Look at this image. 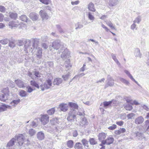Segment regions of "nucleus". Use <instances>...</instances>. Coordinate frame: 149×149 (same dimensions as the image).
Here are the masks:
<instances>
[{
    "label": "nucleus",
    "mask_w": 149,
    "mask_h": 149,
    "mask_svg": "<svg viewBox=\"0 0 149 149\" xmlns=\"http://www.w3.org/2000/svg\"><path fill=\"white\" fill-rule=\"evenodd\" d=\"M64 45L61 42L60 40H57L54 41L52 44V46L55 49L57 50L59 48L61 49L62 52L61 57L63 59L68 57L70 55V52L68 50L64 47Z\"/></svg>",
    "instance_id": "f257e3e1"
},
{
    "label": "nucleus",
    "mask_w": 149,
    "mask_h": 149,
    "mask_svg": "<svg viewBox=\"0 0 149 149\" xmlns=\"http://www.w3.org/2000/svg\"><path fill=\"white\" fill-rule=\"evenodd\" d=\"M38 42L39 40L37 39L26 40L24 46V50L25 53L29 54L32 52L33 49L37 47Z\"/></svg>",
    "instance_id": "f03ea898"
},
{
    "label": "nucleus",
    "mask_w": 149,
    "mask_h": 149,
    "mask_svg": "<svg viewBox=\"0 0 149 149\" xmlns=\"http://www.w3.org/2000/svg\"><path fill=\"white\" fill-rule=\"evenodd\" d=\"M52 78L47 79L43 84L40 85V88L42 91L51 88L52 85Z\"/></svg>",
    "instance_id": "7ed1b4c3"
},
{
    "label": "nucleus",
    "mask_w": 149,
    "mask_h": 149,
    "mask_svg": "<svg viewBox=\"0 0 149 149\" xmlns=\"http://www.w3.org/2000/svg\"><path fill=\"white\" fill-rule=\"evenodd\" d=\"M76 111L74 109H71L69 112L67 118V120L70 121L74 120L76 118Z\"/></svg>",
    "instance_id": "20e7f679"
},
{
    "label": "nucleus",
    "mask_w": 149,
    "mask_h": 149,
    "mask_svg": "<svg viewBox=\"0 0 149 149\" xmlns=\"http://www.w3.org/2000/svg\"><path fill=\"white\" fill-rule=\"evenodd\" d=\"M107 83L105 85V88H106L108 86H113L114 84V80L110 75H108L107 77Z\"/></svg>",
    "instance_id": "39448f33"
},
{
    "label": "nucleus",
    "mask_w": 149,
    "mask_h": 149,
    "mask_svg": "<svg viewBox=\"0 0 149 149\" xmlns=\"http://www.w3.org/2000/svg\"><path fill=\"white\" fill-rule=\"evenodd\" d=\"M14 138L15 139L16 141L17 140L19 145L21 146L23 144L24 139V137L23 135L22 134H19L15 136Z\"/></svg>",
    "instance_id": "423d86ee"
},
{
    "label": "nucleus",
    "mask_w": 149,
    "mask_h": 149,
    "mask_svg": "<svg viewBox=\"0 0 149 149\" xmlns=\"http://www.w3.org/2000/svg\"><path fill=\"white\" fill-rule=\"evenodd\" d=\"M40 120L42 124L45 125L48 123L49 121V116L47 114L41 115Z\"/></svg>",
    "instance_id": "0eeeda50"
},
{
    "label": "nucleus",
    "mask_w": 149,
    "mask_h": 149,
    "mask_svg": "<svg viewBox=\"0 0 149 149\" xmlns=\"http://www.w3.org/2000/svg\"><path fill=\"white\" fill-rule=\"evenodd\" d=\"M16 141L15 138H12L7 143L6 147L7 149H15L13 147Z\"/></svg>",
    "instance_id": "6e6552de"
},
{
    "label": "nucleus",
    "mask_w": 149,
    "mask_h": 149,
    "mask_svg": "<svg viewBox=\"0 0 149 149\" xmlns=\"http://www.w3.org/2000/svg\"><path fill=\"white\" fill-rule=\"evenodd\" d=\"M20 102V100L19 99H18L16 100H14L10 103V105H8V107H7L8 109H11L15 107Z\"/></svg>",
    "instance_id": "1a4fd4ad"
},
{
    "label": "nucleus",
    "mask_w": 149,
    "mask_h": 149,
    "mask_svg": "<svg viewBox=\"0 0 149 149\" xmlns=\"http://www.w3.org/2000/svg\"><path fill=\"white\" fill-rule=\"evenodd\" d=\"M39 14L43 20H46L49 18V15L44 10H40L39 12Z\"/></svg>",
    "instance_id": "9d476101"
},
{
    "label": "nucleus",
    "mask_w": 149,
    "mask_h": 149,
    "mask_svg": "<svg viewBox=\"0 0 149 149\" xmlns=\"http://www.w3.org/2000/svg\"><path fill=\"white\" fill-rule=\"evenodd\" d=\"M124 72L127 75V76L133 81L138 86H139V84H138V82L136 81L135 79L133 78L132 76L130 74L129 71L127 70H124Z\"/></svg>",
    "instance_id": "9b49d317"
},
{
    "label": "nucleus",
    "mask_w": 149,
    "mask_h": 149,
    "mask_svg": "<svg viewBox=\"0 0 149 149\" xmlns=\"http://www.w3.org/2000/svg\"><path fill=\"white\" fill-rule=\"evenodd\" d=\"M20 24V23L17 20L15 21L10 22L8 24L9 26L11 29L15 27H17Z\"/></svg>",
    "instance_id": "f8f14e48"
},
{
    "label": "nucleus",
    "mask_w": 149,
    "mask_h": 149,
    "mask_svg": "<svg viewBox=\"0 0 149 149\" xmlns=\"http://www.w3.org/2000/svg\"><path fill=\"white\" fill-rule=\"evenodd\" d=\"M116 102V101L113 100L108 102H103L104 107L105 108H107L109 107L110 106L111 104H115Z\"/></svg>",
    "instance_id": "ddd939ff"
},
{
    "label": "nucleus",
    "mask_w": 149,
    "mask_h": 149,
    "mask_svg": "<svg viewBox=\"0 0 149 149\" xmlns=\"http://www.w3.org/2000/svg\"><path fill=\"white\" fill-rule=\"evenodd\" d=\"M59 108L63 111L66 112L68 109V104L66 103H62L59 105Z\"/></svg>",
    "instance_id": "4468645a"
},
{
    "label": "nucleus",
    "mask_w": 149,
    "mask_h": 149,
    "mask_svg": "<svg viewBox=\"0 0 149 149\" xmlns=\"http://www.w3.org/2000/svg\"><path fill=\"white\" fill-rule=\"evenodd\" d=\"M114 139L111 137H108L104 141H102V143L104 144H106L110 145L113 142Z\"/></svg>",
    "instance_id": "2eb2a0df"
},
{
    "label": "nucleus",
    "mask_w": 149,
    "mask_h": 149,
    "mask_svg": "<svg viewBox=\"0 0 149 149\" xmlns=\"http://www.w3.org/2000/svg\"><path fill=\"white\" fill-rule=\"evenodd\" d=\"M17 86L20 88H23L25 87L23 81L19 79L15 80V81Z\"/></svg>",
    "instance_id": "dca6fc26"
},
{
    "label": "nucleus",
    "mask_w": 149,
    "mask_h": 149,
    "mask_svg": "<svg viewBox=\"0 0 149 149\" xmlns=\"http://www.w3.org/2000/svg\"><path fill=\"white\" fill-rule=\"evenodd\" d=\"M87 8L88 10L93 12H95L96 11V9L95 8L94 4L92 2H90L87 6Z\"/></svg>",
    "instance_id": "f3484780"
},
{
    "label": "nucleus",
    "mask_w": 149,
    "mask_h": 149,
    "mask_svg": "<svg viewBox=\"0 0 149 149\" xmlns=\"http://www.w3.org/2000/svg\"><path fill=\"white\" fill-rule=\"evenodd\" d=\"M144 118L142 116H139L136 118L135 123L138 125L142 124L144 121Z\"/></svg>",
    "instance_id": "a211bd4d"
},
{
    "label": "nucleus",
    "mask_w": 149,
    "mask_h": 149,
    "mask_svg": "<svg viewBox=\"0 0 149 149\" xmlns=\"http://www.w3.org/2000/svg\"><path fill=\"white\" fill-rule=\"evenodd\" d=\"M119 3L118 0H109V6L110 7H112L117 5Z\"/></svg>",
    "instance_id": "6ab92c4d"
},
{
    "label": "nucleus",
    "mask_w": 149,
    "mask_h": 149,
    "mask_svg": "<svg viewBox=\"0 0 149 149\" xmlns=\"http://www.w3.org/2000/svg\"><path fill=\"white\" fill-rule=\"evenodd\" d=\"M63 81V79L61 78H56L54 79L53 84L55 85L59 86L62 83Z\"/></svg>",
    "instance_id": "aec40b11"
},
{
    "label": "nucleus",
    "mask_w": 149,
    "mask_h": 149,
    "mask_svg": "<svg viewBox=\"0 0 149 149\" xmlns=\"http://www.w3.org/2000/svg\"><path fill=\"white\" fill-rule=\"evenodd\" d=\"M38 15L35 13H32L29 15V17L33 21L37 20L38 18Z\"/></svg>",
    "instance_id": "412c9836"
},
{
    "label": "nucleus",
    "mask_w": 149,
    "mask_h": 149,
    "mask_svg": "<svg viewBox=\"0 0 149 149\" xmlns=\"http://www.w3.org/2000/svg\"><path fill=\"white\" fill-rule=\"evenodd\" d=\"M36 48V55L38 58H40L42 56V49L41 48L38 47V48Z\"/></svg>",
    "instance_id": "4be33fe9"
},
{
    "label": "nucleus",
    "mask_w": 149,
    "mask_h": 149,
    "mask_svg": "<svg viewBox=\"0 0 149 149\" xmlns=\"http://www.w3.org/2000/svg\"><path fill=\"white\" fill-rule=\"evenodd\" d=\"M106 134L104 132H102L99 134L98 135V139L100 141H104V139L106 137Z\"/></svg>",
    "instance_id": "5701e85b"
},
{
    "label": "nucleus",
    "mask_w": 149,
    "mask_h": 149,
    "mask_svg": "<svg viewBox=\"0 0 149 149\" xmlns=\"http://www.w3.org/2000/svg\"><path fill=\"white\" fill-rule=\"evenodd\" d=\"M88 124V122L86 119L85 118H82L81 121L79 123V125L82 127H85Z\"/></svg>",
    "instance_id": "b1692460"
},
{
    "label": "nucleus",
    "mask_w": 149,
    "mask_h": 149,
    "mask_svg": "<svg viewBox=\"0 0 149 149\" xmlns=\"http://www.w3.org/2000/svg\"><path fill=\"white\" fill-rule=\"evenodd\" d=\"M87 16L89 20L92 22L94 21L95 19V17L93 14L89 12L87 13Z\"/></svg>",
    "instance_id": "393cba45"
},
{
    "label": "nucleus",
    "mask_w": 149,
    "mask_h": 149,
    "mask_svg": "<svg viewBox=\"0 0 149 149\" xmlns=\"http://www.w3.org/2000/svg\"><path fill=\"white\" fill-rule=\"evenodd\" d=\"M68 105L70 107L74 109H78L79 107L78 104L77 103L73 102H69Z\"/></svg>",
    "instance_id": "a878e982"
},
{
    "label": "nucleus",
    "mask_w": 149,
    "mask_h": 149,
    "mask_svg": "<svg viewBox=\"0 0 149 149\" xmlns=\"http://www.w3.org/2000/svg\"><path fill=\"white\" fill-rule=\"evenodd\" d=\"M37 138L40 140H42L45 138L44 134L42 132L38 133L37 134Z\"/></svg>",
    "instance_id": "bb28decb"
},
{
    "label": "nucleus",
    "mask_w": 149,
    "mask_h": 149,
    "mask_svg": "<svg viewBox=\"0 0 149 149\" xmlns=\"http://www.w3.org/2000/svg\"><path fill=\"white\" fill-rule=\"evenodd\" d=\"M134 55L136 58H141V54L140 52V50L138 48L135 49L134 51Z\"/></svg>",
    "instance_id": "cd10ccee"
},
{
    "label": "nucleus",
    "mask_w": 149,
    "mask_h": 149,
    "mask_svg": "<svg viewBox=\"0 0 149 149\" xmlns=\"http://www.w3.org/2000/svg\"><path fill=\"white\" fill-rule=\"evenodd\" d=\"M19 95L22 97H26L28 95L27 92L23 90H20L19 91Z\"/></svg>",
    "instance_id": "c85d7f7f"
},
{
    "label": "nucleus",
    "mask_w": 149,
    "mask_h": 149,
    "mask_svg": "<svg viewBox=\"0 0 149 149\" xmlns=\"http://www.w3.org/2000/svg\"><path fill=\"white\" fill-rule=\"evenodd\" d=\"M119 79L121 82L126 85L128 86L130 84V83L128 81L123 78L120 77Z\"/></svg>",
    "instance_id": "c756f323"
},
{
    "label": "nucleus",
    "mask_w": 149,
    "mask_h": 149,
    "mask_svg": "<svg viewBox=\"0 0 149 149\" xmlns=\"http://www.w3.org/2000/svg\"><path fill=\"white\" fill-rule=\"evenodd\" d=\"M2 93L6 97H8L9 96V91L8 88L7 87L6 88L3 89L2 91Z\"/></svg>",
    "instance_id": "7c9ffc66"
},
{
    "label": "nucleus",
    "mask_w": 149,
    "mask_h": 149,
    "mask_svg": "<svg viewBox=\"0 0 149 149\" xmlns=\"http://www.w3.org/2000/svg\"><path fill=\"white\" fill-rule=\"evenodd\" d=\"M126 131V130L124 128H120L118 130L115 131V133L117 135H119L120 134L123 133Z\"/></svg>",
    "instance_id": "2f4dec72"
},
{
    "label": "nucleus",
    "mask_w": 149,
    "mask_h": 149,
    "mask_svg": "<svg viewBox=\"0 0 149 149\" xmlns=\"http://www.w3.org/2000/svg\"><path fill=\"white\" fill-rule=\"evenodd\" d=\"M30 84L32 86L36 87L38 89H39L40 85L38 84L34 80H31L30 82Z\"/></svg>",
    "instance_id": "473e14b6"
},
{
    "label": "nucleus",
    "mask_w": 149,
    "mask_h": 149,
    "mask_svg": "<svg viewBox=\"0 0 149 149\" xmlns=\"http://www.w3.org/2000/svg\"><path fill=\"white\" fill-rule=\"evenodd\" d=\"M7 107H8V105L5 104L0 106V113L6 111L8 109Z\"/></svg>",
    "instance_id": "72a5a7b5"
},
{
    "label": "nucleus",
    "mask_w": 149,
    "mask_h": 149,
    "mask_svg": "<svg viewBox=\"0 0 149 149\" xmlns=\"http://www.w3.org/2000/svg\"><path fill=\"white\" fill-rule=\"evenodd\" d=\"M124 106L125 109L128 111H130L132 109V107L129 103L125 104H124Z\"/></svg>",
    "instance_id": "f704fd0d"
},
{
    "label": "nucleus",
    "mask_w": 149,
    "mask_h": 149,
    "mask_svg": "<svg viewBox=\"0 0 149 149\" xmlns=\"http://www.w3.org/2000/svg\"><path fill=\"white\" fill-rule=\"evenodd\" d=\"M75 29L76 30L81 29L83 27V25L79 22H77L75 25Z\"/></svg>",
    "instance_id": "c9c22d12"
},
{
    "label": "nucleus",
    "mask_w": 149,
    "mask_h": 149,
    "mask_svg": "<svg viewBox=\"0 0 149 149\" xmlns=\"http://www.w3.org/2000/svg\"><path fill=\"white\" fill-rule=\"evenodd\" d=\"M9 98L8 97H6L4 95L1 93L0 94V100L4 102Z\"/></svg>",
    "instance_id": "e433bc0d"
},
{
    "label": "nucleus",
    "mask_w": 149,
    "mask_h": 149,
    "mask_svg": "<svg viewBox=\"0 0 149 149\" xmlns=\"http://www.w3.org/2000/svg\"><path fill=\"white\" fill-rule=\"evenodd\" d=\"M106 24L112 29H115V28L113 24L110 21H105Z\"/></svg>",
    "instance_id": "4c0bfd02"
},
{
    "label": "nucleus",
    "mask_w": 149,
    "mask_h": 149,
    "mask_svg": "<svg viewBox=\"0 0 149 149\" xmlns=\"http://www.w3.org/2000/svg\"><path fill=\"white\" fill-rule=\"evenodd\" d=\"M136 136L139 139H142L145 138V137L143 134L142 133H140V132H137L136 133Z\"/></svg>",
    "instance_id": "58836bf2"
},
{
    "label": "nucleus",
    "mask_w": 149,
    "mask_h": 149,
    "mask_svg": "<svg viewBox=\"0 0 149 149\" xmlns=\"http://www.w3.org/2000/svg\"><path fill=\"white\" fill-rule=\"evenodd\" d=\"M111 56L112 58L113 59V60H114L115 62L117 63V64L118 65H120V63L118 61V60L116 58V55L113 54H111Z\"/></svg>",
    "instance_id": "ea45409f"
},
{
    "label": "nucleus",
    "mask_w": 149,
    "mask_h": 149,
    "mask_svg": "<svg viewBox=\"0 0 149 149\" xmlns=\"http://www.w3.org/2000/svg\"><path fill=\"white\" fill-rule=\"evenodd\" d=\"M36 132L35 130L33 129H30L28 132V134L30 136H32L36 133Z\"/></svg>",
    "instance_id": "a19ab883"
},
{
    "label": "nucleus",
    "mask_w": 149,
    "mask_h": 149,
    "mask_svg": "<svg viewBox=\"0 0 149 149\" xmlns=\"http://www.w3.org/2000/svg\"><path fill=\"white\" fill-rule=\"evenodd\" d=\"M10 17L13 19H16L17 17V14L16 13L10 12L9 13Z\"/></svg>",
    "instance_id": "79ce46f5"
},
{
    "label": "nucleus",
    "mask_w": 149,
    "mask_h": 149,
    "mask_svg": "<svg viewBox=\"0 0 149 149\" xmlns=\"http://www.w3.org/2000/svg\"><path fill=\"white\" fill-rule=\"evenodd\" d=\"M74 148L75 149H83V146L80 143H77L74 146Z\"/></svg>",
    "instance_id": "37998d69"
},
{
    "label": "nucleus",
    "mask_w": 149,
    "mask_h": 149,
    "mask_svg": "<svg viewBox=\"0 0 149 149\" xmlns=\"http://www.w3.org/2000/svg\"><path fill=\"white\" fill-rule=\"evenodd\" d=\"M42 3L46 4L48 5L51 3V0H39Z\"/></svg>",
    "instance_id": "c03bdc74"
},
{
    "label": "nucleus",
    "mask_w": 149,
    "mask_h": 149,
    "mask_svg": "<svg viewBox=\"0 0 149 149\" xmlns=\"http://www.w3.org/2000/svg\"><path fill=\"white\" fill-rule=\"evenodd\" d=\"M20 19L21 20L26 22H27L28 20V18L27 17L26 15H21L20 17Z\"/></svg>",
    "instance_id": "a18cd8bd"
},
{
    "label": "nucleus",
    "mask_w": 149,
    "mask_h": 149,
    "mask_svg": "<svg viewBox=\"0 0 149 149\" xmlns=\"http://www.w3.org/2000/svg\"><path fill=\"white\" fill-rule=\"evenodd\" d=\"M141 20V17L140 16H138L135 18L133 21L134 23L139 24Z\"/></svg>",
    "instance_id": "49530a36"
},
{
    "label": "nucleus",
    "mask_w": 149,
    "mask_h": 149,
    "mask_svg": "<svg viewBox=\"0 0 149 149\" xmlns=\"http://www.w3.org/2000/svg\"><path fill=\"white\" fill-rule=\"evenodd\" d=\"M135 114H134L133 113H130L128 114L127 115V118H128V119H132L135 116Z\"/></svg>",
    "instance_id": "de8ad7c7"
},
{
    "label": "nucleus",
    "mask_w": 149,
    "mask_h": 149,
    "mask_svg": "<svg viewBox=\"0 0 149 149\" xmlns=\"http://www.w3.org/2000/svg\"><path fill=\"white\" fill-rule=\"evenodd\" d=\"M55 108H53L47 111V113L50 115H52L53 114L55 111Z\"/></svg>",
    "instance_id": "09e8293b"
},
{
    "label": "nucleus",
    "mask_w": 149,
    "mask_h": 149,
    "mask_svg": "<svg viewBox=\"0 0 149 149\" xmlns=\"http://www.w3.org/2000/svg\"><path fill=\"white\" fill-rule=\"evenodd\" d=\"M67 145L70 148H72L73 146V141L72 140L69 141L67 143Z\"/></svg>",
    "instance_id": "8fccbe9b"
},
{
    "label": "nucleus",
    "mask_w": 149,
    "mask_h": 149,
    "mask_svg": "<svg viewBox=\"0 0 149 149\" xmlns=\"http://www.w3.org/2000/svg\"><path fill=\"white\" fill-rule=\"evenodd\" d=\"M70 76V73H68L66 74L62 75V78L64 80L66 81L68 79Z\"/></svg>",
    "instance_id": "3c124183"
},
{
    "label": "nucleus",
    "mask_w": 149,
    "mask_h": 149,
    "mask_svg": "<svg viewBox=\"0 0 149 149\" xmlns=\"http://www.w3.org/2000/svg\"><path fill=\"white\" fill-rule=\"evenodd\" d=\"M26 88L27 90V92L29 93H31L35 90V89H33L30 86H27Z\"/></svg>",
    "instance_id": "603ef678"
},
{
    "label": "nucleus",
    "mask_w": 149,
    "mask_h": 149,
    "mask_svg": "<svg viewBox=\"0 0 149 149\" xmlns=\"http://www.w3.org/2000/svg\"><path fill=\"white\" fill-rule=\"evenodd\" d=\"M58 119L57 118H54L50 120V122L52 124L55 125L58 123Z\"/></svg>",
    "instance_id": "864d4df0"
},
{
    "label": "nucleus",
    "mask_w": 149,
    "mask_h": 149,
    "mask_svg": "<svg viewBox=\"0 0 149 149\" xmlns=\"http://www.w3.org/2000/svg\"><path fill=\"white\" fill-rule=\"evenodd\" d=\"M89 141L91 145H94L96 144L97 143V142L95 139L93 138L90 139L89 140Z\"/></svg>",
    "instance_id": "5fc2aeb1"
},
{
    "label": "nucleus",
    "mask_w": 149,
    "mask_h": 149,
    "mask_svg": "<svg viewBox=\"0 0 149 149\" xmlns=\"http://www.w3.org/2000/svg\"><path fill=\"white\" fill-rule=\"evenodd\" d=\"M124 99L128 103L131 104L132 100L130 97H125Z\"/></svg>",
    "instance_id": "6e6d98bb"
},
{
    "label": "nucleus",
    "mask_w": 149,
    "mask_h": 149,
    "mask_svg": "<svg viewBox=\"0 0 149 149\" xmlns=\"http://www.w3.org/2000/svg\"><path fill=\"white\" fill-rule=\"evenodd\" d=\"M82 142L83 144V145L87 147L88 146V141L86 140L85 139H83L82 140Z\"/></svg>",
    "instance_id": "4d7b16f0"
},
{
    "label": "nucleus",
    "mask_w": 149,
    "mask_h": 149,
    "mask_svg": "<svg viewBox=\"0 0 149 149\" xmlns=\"http://www.w3.org/2000/svg\"><path fill=\"white\" fill-rule=\"evenodd\" d=\"M9 46L11 47H15V41H10L9 43Z\"/></svg>",
    "instance_id": "13d9d810"
},
{
    "label": "nucleus",
    "mask_w": 149,
    "mask_h": 149,
    "mask_svg": "<svg viewBox=\"0 0 149 149\" xmlns=\"http://www.w3.org/2000/svg\"><path fill=\"white\" fill-rule=\"evenodd\" d=\"M46 64L48 66V68L49 69L51 68H53L54 66V63L52 62H47Z\"/></svg>",
    "instance_id": "bf43d9fd"
},
{
    "label": "nucleus",
    "mask_w": 149,
    "mask_h": 149,
    "mask_svg": "<svg viewBox=\"0 0 149 149\" xmlns=\"http://www.w3.org/2000/svg\"><path fill=\"white\" fill-rule=\"evenodd\" d=\"M116 127L117 126L116 125L113 124L112 126L109 127L108 129L109 130H113L115 129L116 128Z\"/></svg>",
    "instance_id": "052dcab7"
},
{
    "label": "nucleus",
    "mask_w": 149,
    "mask_h": 149,
    "mask_svg": "<svg viewBox=\"0 0 149 149\" xmlns=\"http://www.w3.org/2000/svg\"><path fill=\"white\" fill-rule=\"evenodd\" d=\"M120 117L121 119L122 120H124L126 118V115L125 113L122 114H120Z\"/></svg>",
    "instance_id": "680f3d73"
},
{
    "label": "nucleus",
    "mask_w": 149,
    "mask_h": 149,
    "mask_svg": "<svg viewBox=\"0 0 149 149\" xmlns=\"http://www.w3.org/2000/svg\"><path fill=\"white\" fill-rule=\"evenodd\" d=\"M101 26L102 27L103 29H104L107 32H108L109 31H110L109 30V29L102 23H101Z\"/></svg>",
    "instance_id": "e2e57ef3"
},
{
    "label": "nucleus",
    "mask_w": 149,
    "mask_h": 149,
    "mask_svg": "<svg viewBox=\"0 0 149 149\" xmlns=\"http://www.w3.org/2000/svg\"><path fill=\"white\" fill-rule=\"evenodd\" d=\"M145 123L146 125L148 126L146 131H148L149 130V120H146Z\"/></svg>",
    "instance_id": "0e129e2a"
},
{
    "label": "nucleus",
    "mask_w": 149,
    "mask_h": 149,
    "mask_svg": "<svg viewBox=\"0 0 149 149\" xmlns=\"http://www.w3.org/2000/svg\"><path fill=\"white\" fill-rule=\"evenodd\" d=\"M6 10V8L3 6H0V12L2 13H4Z\"/></svg>",
    "instance_id": "69168bd1"
},
{
    "label": "nucleus",
    "mask_w": 149,
    "mask_h": 149,
    "mask_svg": "<svg viewBox=\"0 0 149 149\" xmlns=\"http://www.w3.org/2000/svg\"><path fill=\"white\" fill-rule=\"evenodd\" d=\"M65 67H71V65L70 63V61L69 60L67 61H65Z\"/></svg>",
    "instance_id": "338daca9"
},
{
    "label": "nucleus",
    "mask_w": 149,
    "mask_h": 149,
    "mask_svg": "<svg viewBox=\"0 0 149 149\" xmlns=\"http://www.w3.org/2000/svg\"><path fill=\"white\" fill-rule=\"evenodd\" d=\"M116 124L119 126H121L123 125V122L122 121H117L116 123Z\"/></svg>",
    "instance_id": "774afa93"
}]
</instances>
